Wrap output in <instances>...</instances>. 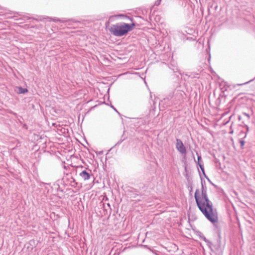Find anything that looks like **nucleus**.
Segmentation results:
<instances>
[{
    "mask_svg": "<svg viewBox=\"0 0 255 255\" xmlns=\"http://www.w3.org/2000/svg\"><path fill=\"white\" fill-rule=\"evenodd\" d=\"M194 196L197 206L205 216L211 222H216L218 220L216 211L213 209L204 189L203 188L197 189Z\"/></svg>",
    "mask_w": 255,
    "mask_h": 255,
    "instance_id": "nucleus-1",
    "label": "nucleus"
},
{
    "mask_svg": "<svg viewBox=\"0 0 255 255\" xmlns=\"http://www.w3.org/2000/svg\"><path fill=\"white\" fill-rule=\"evenodd\" d=\"M135 24L132 22L128 24L125 22L113 24L110 28V32L116 36H122L127 35L129 31L133 29Z\"/></svg>",
    "mask_w": 255,
    "mask_h": 255,
    "instance_id": "nucleus-2",
    "label": "nucleus"
},
{
    "mask_svg": "<svg viewBox=\"0 0 255 255\" xmlns=\"http://www.w3.org/2000/svg\"><path fill=\"white\" fill-rule=\"evenodd\" d=\"M176 147L177 150L182 154H185L186 153V150L185 146L184 145L182 141L179 139H176Z\"/></svg>",
    "mask_w": 255,
    "mask_h": 255,
    "instance_id": "nucleus-3",
    "label": "nucleus"
},
{
    "mask_svg": "<svg viewBox=\"0 0 255 255\" xmlns=\"http://www.w3.org/2000/svg\"><path fill=\"white\" fill-rule=\"evenodd\" d=\"M80 176L84 180H88L90 179V175L86 171H83L80 174Z\"/></svg>",
    "mask_w": 255,
    "mask_h": 255,
    "instance_id": "nucleus-4",
    "label": "nucleus"
},
{
    "mask_svg": "<svg viewBox=\"0 0 255 255\" xmlns=\"http://www.w3.org/2000/svg\"><path fill=\"white\" fill-rule=\"evenodd\" d=\"M28 90L27 89H23L22 88H19V93L20 94H24V93H25L26 92H27Z\"/></svg>",
    "mask_w": 255,
    "mask_h": 255,
    "instance_id": "nucleus-5",
    "label": "nucleus"
},
{
    "mask_svg": "<svg viewBox=\"0 0 255 255\" xmlns=\"http://www.w3.org/2000/svg\"><path fill=\"white\" fill-rule=\"evenodd\" d=\"M201 157L200 156H198V164L200 166V167H201V168H202V165H201Z\"/></svg>",
    "mask_w": 255,
    "mask_h": 255,
    "instance_id": "nucleus-6",
    "label": "nucleus"
},
{
    "mask_svg": "<svg viewBox=\"0 0 255 255\" xmlns=\"http://www.w3.org/2000/svg\"><path fill=\"white\" fill-rule=\"evenodd\" d=\"M109 25V22H108L107 23H106V27H107V25Z\"/></svg>",
    "mask_w": 255,
    "mask_h": 255,
    "instance_id": "nucleus-7",
    "label": "nucleus"
}]
</instances>
